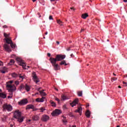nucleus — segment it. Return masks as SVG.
Masks as SVG:
<instances>
[{"mask_svg": "<svg viewBox=\"0 0 127 127\" xmlns=\"http://www.w3.org/2000/svg\"><path fill=\"white\" fill-rule=\"evenodd\" d=\"M78 94V96L79 97H82V95H83V93L82 92V91H78L77 92Z\"/></svg>", "mask_w": 127, "mask_h": 127, "instance_id": "nucleus-28", "label": "nucleus"}, {"mask_svg": "<svg viewBox=\"0 0 127 127\" xmlns=\"http://www.w3.org/2000/svg\"><path fill=\"white\" fill-rule=\"evenodd\" d=\"M61 100L62 101H65V100H68V97L64 95H62Z\"/></svg>", "mask_w": 127, "mask_h": 127, "instance_id": "nucleus-21", "label": "nucleus"}, {"mask_svg": "<svg viewBox=\"0 0 127 127\" xmlns=\"http://www.w3.org/2000/svg\"><path fill=\"white\" fill-rule=\"evenodd\" d=\"M32 1H33V2H35V1H36V0H32Z\"/></svg>", "mask_w": 127, "mask_h": 127, "instance_id": "nucleus-63", "label": "nucleus"}, {"mask_svg": "<svg viewBox=\"0 0 127 127\" xmlns=\"http://www.w3.org/2000/svg\"><path fill=\"white\" fill-rule=\"evenodd\" d=\"M84 29H81L80 32H83V31H84Z\"/></svg>", "mask_w": 127, "mask_h": 127, "instance_id": "nucleus-52", "label": "nucleus"}, {"mask_svg": "<svg viewBox=\"0 0 127 127\" xmlns=\"http://www.w3.org/2000/svg\"><path fill=\"white\" fill-rule=\"evenodd\" d=\"M40 94L41 96H46V93L45 92H44V90L40 91Z\"/></svg>", "mask_w": 127, "mask_h": 127, "instance_id": "nucleus-24", "label": "nucleus"}, {"mask_svg": "<svg viewBox=\"0 0 127 127\" xmlns=\"http://www.w3.org/2000/svg\"><path fill=\"white\" fill-rule=\"evenodd\" d=\"M118 88H119L120 89H121L122 88V87L121 86H119Z\"/></svg>", "mask_w": 127, "mask_h": 127, "instance_id": "nucleus-62", "label": "nucleus"}, {"mask_svg": "<svg viewBox=\"0 0 127 127\" xmlns=\"http://www.w3.org/2000/svg\"><path fill=\"white\" fill-rule=\"evenodd\" d=\"M63 123H64V124H66V123H67V120H64L63 121Z\"/></svg>", "mask_w": 127, "mask_h": 127, "instance_id": "nucleus-43", "label": "nucleus"}, {"mask_svg": "<svg viewBox=\"0 0 127 127\" xmlns=\"http://www.w3.org/2000/svg\"><path fill=\"white\" fill-rule=\"evenodd\" d=\"M66 56L62 55H57L56 58H50V59L53 60L55 62H57V61H62L64 59H65Z\"/></svg>", "mask_w": 127, "mask_h": 127, "instance_id": "nucleus-3", "label": "nucleus"}, {"mask_svg": "<svg viewBox=\"0 0 127 127\" xmlns=\"http://www.w3.org/2000/svg\"><path fill=\"white\" fill-rule=\"evenodd\" d=\"M49 120V116L47 115H43L42 118V121L43 122H47Z\"/></svg>", "mask_w": 127, "mask_h": 127, "instance_id": "nucleus-11", "label": "nucleus"}, {"mask_svg": "<svg viewBox=\"0 0 127 127\" xmlns=\"http://www.w3.org/2000/svg\"><path fill=\"white\" fill-rule=\"evenodd\" d=\"M0 98H1V99H5V98H6V94L0 93Z\"/></svg>", "mask_w": 127, "mask_h": 127, "instance_id": "nucleus-16", "label": "nucleus"}, {"mask_svg": "<svg viewBox=\"0 0 127 127\" xmlns=\"http://www.w3.org/2000/svg\"><path fill=\"white\" fill-rule=\"evenodd\" d=\"M28 103V100H27V99H23L18 102V105H19V106H25V105H27Z\"/></svg>", "mask_w": 127, "mask_h": 127, "instance_id": "nucleus-7", "label": "nucleus"}, {"mask_svg": "<svg viewBox=\"0 0 127 127\" xmlns=\"http://www.w3.org/2000/svg\"><path fill=\"white\" fill-rule=\"evenodd\" d=\"M25 88L27 92H29V91H30V86H29L28 85L26 84Z\"/></svg>", "mask_w": 127, "mask_h": 127, "instance_id": "nucleus-22", "label": "nucleus"}, {"mask_svg": "<svg viewBox=\"0 0 127 127\" xmlns=\"http://www.w3.org/2000/svg\"><path fill=\"white\" fill-rule=\"evenodd\" d=\"M3 70H4V71H7V69L6 68V67H3Z\"/></svg>", "mask_w": 127, "mask_h": 127, "instance_id": "nucleus-42", "label": "nucleus"}, {"mask_svg": "<svg viewBox=\"0 0 127 127\" xmlns=\"http://www.w3.org/2000/svg\"><path fill=\"white\" fill-rule=\"evenodd\" d=\"M123 84H127V82H125V81H123Z\"/></svg>", "mask_w": 127, "mask_h": 127, "instance_id": "nucleus-60", "label": "nucleus"}, {"mask_svg": "<svg viewBox=\"0 0 127 127\" xmlns=\"http://www.w3.org/2000/svg\"><path fill=\"white\" fill-rule=\"evenodd\" d=\"M33 111L34 112V111H37V109H36L34 106L33 107V108H32Z\"/></svg>", "mask_w": 127, "mask_h": 127, "instance_id": "nucleus-39", "label": "nucleus"}, {"mask_svg": "<svg viewBox=\"0 0 127 127\" xmlns=\"http://www.w3.org/2000/svg\"><path fill=\"white\" fill-rule=\"evenodd\" d=\"M11 98H12V97L10 96H8L7 97V99H11Z\"/></svg>", "mask_w": 127, "mask_h": 127, "instance_id": "nucleus-48", "label": "nucleus"}, {"mask_svg": "<svg viewBox=\"0 0 127 127\" xmlns=\"http://www.w3.org/2000/svg\"><path fill=\"white\" fill-rule=\"evenodd\" d=\"M85 115L87 118H90V117H91V112H90V111L87 110L85 113Z\"/></svg>", "mask_w": 127, "mask_h": 127, "instance_id": "nucleus-19", "label": "nucleus"}, {"mask_svg": "<svg viewBox=\"0 0 127 127\" xmlns=\"http://www.w3.org/2000/svg\"><path fill=\"white\" fill-rule=\"evenodd\" d=\"M36 102H40V98H38L36 99Z\"/></svg>", "mask_w": 127, "mask_h": 127, "instance_id": "nucleus-38", "label": "nucleus"}, {"mask_svg": "<svg viewBox=\"0 0 127 127\" xmlns=\"http://www.w3.org/2000/svg\"><path fill=\"white\" fill-rule=\"evenodd\" d=\"M64 109H66V105H64Z\"/></svg>", "mask_w": 127, "mask_h": 127, "instance_id": "nucleus-53", "label": "nucleus"}, {"mask_svg": "<svg viewBox=\"0 0 127 127\" xmlns=\"http://www.w3.org/2000/svg\"><path fill=\"white\" fill-rule=\"evenodd\" d=\"M4 40H5L6 41V43H7V44H10L12 43V41L11 40V39H10V38H4Z\"/></svg>", "mask_w": 127, "mask_h": 127, "instance_id": "nucleus-14", "label": "nucleus"}, {"mask_svg": "<svg viewBox=\"0 0 127 127\" xmlns=\"http://www.w3.org/2000/svg\"><path fill=\"white\" fill-rule=\"evenodd\" d=\"M3 35L5 38H8V37H9V34H7L6 33H4Z\"/></svg>", "mask_w": 127, "mask_h": 127, "instance_id": "nucleus-27", "label": "nucleus"}, {"mask_svg": "<svg viewBox=\"0 0 127 127\" xmlns=\"http://www.w3.org/2000/svg\"><path fill=\"white\" fill-rule=\"evenodd\" d=\"M34 107V105H33L32 104L28 105L26 106V110H29L30 109H31L32 110V109H33Z\"/></svg>", "mask_w": 127, "mask_h": 127, "instance_id": "nucleus-15", "label": "nucleus"}, {"mask_svg": "<svg viewBox=\"0 0 127 127\" xmlns=\"http://www.w3.org/2000/svg\"><path fill=\"white\" fill-rule=\"evenodd\" d=\"M49 19H50V20L53 19V17L52 16V15H50V16H49Z\"/></svg>", "mask_w": 127, "mask_h": 127, "instance_id": "nucleus-40", "label": "nucleus"}, {"mask_svg": "<svg viewBox=\"0 0 127 127\" xmlns=\"http://www.w3.org/2000/svg\"><path fill=\"white\" fill-rule=\"evenodd\" d=\"M3 27H5V28H6V25H4V26H3Z\"/></svg>", "mask_w": 127, "mask_h": 127, "instance_id": "nucleus-64", "label": "nucleus"}, {"mask_svg": "<svg viewBox=\"0 0 127 127\" xmlns=\"http://www.w3.org/2000/svg\"><path fill=\"white\" fill-rule=\"evenodd\" d=\"M82 17L83 18V19H85V18H87L89 15H88V13H84L82 14Z\"/></svg>", "mask_w": 127, "mask_h": 127, "instance_id": "nucleus-23", "label": "nucleus"}, {"mask_svg": "<svg viewBox=\"0 0 127 127\" xmlns=\"http://www.w3.org/2000/svg\"><path fill=\"white\" fill-rule=\"evenodd\" d=\"M40 89H41V87L38 88L37 89H36V90H37V91H40Z\"/></svg>", "mask_w": 127, "mask_h": 127, "instance_id": "nucleus-49", "label": "nucleus"}, {"mask_svg": "<svg viewBox=\"0 0 127 127\" xmlns=\"http://www.w3.org/2000/svg\"><path fill=\"white\" fill-rule=\"evenodd\" d=\"M16 61L17 62V64L19 65H20V66H22V68H23V69H28V68L30 67L29 66H26V64H25L24 61L22 60V59L20 57H16Z\"/></svg>", "mask_w": 127, "mask_h": 127, "instance_id": "nucleus-1", "label": "nucleus"}, {"mask_svg": "<svg viewBox=\"0 0 127 127\" xmlns=\"http://www.w3.org/2000/svg\"><path fill=\"white\" fill-rule=\"evenodd\" d=\"M124 2H127V0H123Z\"/></svg>", "mask_w": 127, "mask_h": 127, "instance_id": "nucleus-57", "label": "nucleus"}, {"mask_svg": "<svg viewBox=\"0 0 127 127\" xmlns=\"http://www.w3.org/2000/svg\"><path fill=\"white\" fill-rule=\"evenodd\" d=\"M67 51H69L70 50V48H68L66 49Z\"/></svg>", "mask_w": 127, "mask_h": 127, "instance_id": "nucleus-54", "label": "nucleus"}, {"mask_svg": "<svg viewBox=\"0 0 127 127\" xmlns=\"http://www.w3.org/2000/svg\"><path fill=\"white\" fill-rule=\"evenodd\" d=\"M51 105H52V107H56V103H55V102H52Z\"/></svg>", "mask_w": 127, "mask_h": 127, "instance_id": "nucleus-33", "label": "nucleus"}, {"mask_svg": "<svg viewBox=\"0 0 127 127\" xmlns=\"http://www.w3.org/2000/svg\"><path fill=\"white\" fill-rule=\"evenodd\" d=\"M3 112H11L12 111V106L10 104L5 103L2 106Z\"/></svg>", "mask_w": 127, "mask_h": 127, "instance_id": "nucleus-5", "label": "nucleus"}, {"mask_svg": "<svg viewBox=\"0 0 127 127\" xmlns=\"http://www.w3.org/2000/svg\"><path fill=\"white\" fill-rule=\"evenodd\" d=\"M10 46L11 47V48H15V44H13V43H11L10 44Z\"/></svg>", "mask_w": 127, "mask_h": 127, "instance_id": "nucleus-31", "label": "nucleus"}, {"mask_svg": "<svg viewBox=\"0 0 127 127\" xmlns=\"http://www.w3.org/2000/svg\"><path fill=\"white\" fill-rule=\"evenodd\" d=\"M45 99V97H42V98H40V102L42 103L44 102V99Z\"/></svg>", "mask_w": 127, "mask_h": 127, "instance_id": "nucleus-29", "label": "nucleus"}, {"mask_svg": "<svg viewBox=\"0 0 127 127\" xmlns=\"http://www.w3.org/2000/svg\"><path fill=\"white\" fill-rule=\"evenodd\" d=\"M64 65H65V66H67V65H68V64H66V63L64 64Z\"/></svg>", "mask_w": 127, "mask_h": 127, "instance_id": "nucleus-61", "label": "nucleus"}, {"mask_svg": "<svg viewBox=\"0 0 127 127\" xmlns=\"http://www.w3.org/2000/svg\"><path fill=\"white\" fill-rule=\"evenodd\" d=\"M50 61H51V63L52 64V66L54 67V69L55 71L59 70V65H58V64H56V62H54V61L51 60V59H50Z\"/></svg>", "mask_w": 127, "mask_h": 127, "instance_id": "nucleus-6", "label": "nucleus"}, {"mask_svg": "<svg viewBox=\"0 0 127 127\" xmlns=\"http://www.w3.org/2000/svg\"><path fill=\"white\" fill-rule=\"evenodd\" d=\"M32 118L33 121H38V120H39V117L37 115H34Z\"/></svg>", "mask_w": 127, "mask_h": 127, "instance_id": "nucleus-17", "label": "nucleus"}, {"mask_svg": "<svg viewBox=\"0 0 127 127\" xmlns=\"http://www.w3.org/2000/svg\"><path fill=\"white\" fill-rule=\"evenodd\" d=\"M39 110H40V112H44L45 111V109L43 107L41 108Z\"/></svg>", "mask_w": 127, "mask_h": 127, "instance_id": "nucleus-35", "label": "nucleus"}, {"mask_svg": "<svg viewBox=\"0 0 127 127\" xmlns=\"http://www.w3.org/2000/svg\"><path fill=\"white\" fill-rule=\"evenodd\" d=\"M76 113H79L80 115L82 113V107H79L78 108L77 110H75Z\"/></svg>", "mask_w": 127, "mask_h": 127, "instance_id": "nucleus-18", "label": "nucleus"}, {"mask_svg": "<svg viewBox=\"0 0 127 127\" xmlns=\"http://www.w3.org/2000/svg\"><path fill=\"white\" fill-rule=\"evenodd\" d=\"M32 78H33V81L34 82H35L36 84H37V83H39V78L37 77V75H36V73L35 72H33L32 73Z\"/></svg>", "mask_w": 127, "mask_h": 127, "instance_id": "nucleus-8", "label": "nucleus"}, {"mask_svg": "<svg viewBox=\"0 0 127 127\" xmlns=\"http://www.w3.org/2000/svg\"><path fill=\"white\" fill-rule=\"evenodd\" d=\"M10 127H13V125L12 124H10Z\"/></svg>", "mask_w": 127, "mask_h": 127, "instance_id": "nucleus-59", "label": "nucleus"}, {"mask_svg": "<svg viewBox=\"0 0 127 127\" xmlns=\"http://www.w3.org/2000/svg\"><path fill=\"white\" fill-rule=\"evenodd\" d=\"M65 63H66V61H63L60 63V65H64L65 64Z\"/></svg>", "mask_w": 127, "mask_h": 127, "instance_id": "nucleus-32", "label": "nucleus"}, {"mask_svg": "<svg viewBox=\"0 0 127 127\" xmlns=\"http://www.w3.org/2000/svg\"><path fill=\"white\" fill-rule=\"evenodd\" d=\"M71 57H73L74 56V55H73V54H72L71 55H70Z\"/></svg>", "mask_w": 127, "mask_h": 127, "instance_id": "nucleus-58", "label": "nucleus"}, {"mask_svg": "<svg viewBox=\"0 0 127 127\" xmlns=\"http://www.w3.org/2000/svg\"><path fill=\"white\" fill-rule=\"evenodd\" d=\"M70 9H72L73 10H75V8L74 7H70Z\"/></svg>", "mask_w": 127, "mask_h": 127, "instance_id": "nucleus-50", "label": "nucleus"}, {"mask_svg": "<svg viewBox=\"0 0 127 127\" xmlns=\"http://www.w3.org/2000/svg\"><path fill=\"white\" fill-rule=\"evenodd\" d=\"M16 119L17 122L19 123H22L25 119L24 116H22V113L21 112L18 110H16Z\"/></svg>", "mask_w": 127, "mask_h": 127, "instance_id": "nucleus-2", "label": "nucleus"}, {"mask_svg": "<svg viewBox=\"0 0 127 127\" xmlns=\"http://www.w3.org/2000/svg\"><path fill=\"white\" fill-rule=\"evenodd\" d=\"M11 76L13 78H15L16 77V74L15 73H12Z\"/></svg>", "mask_w": 127, "mask_h": 127, "instance_id": "nucleus-36", "label": "nucleus"}, {"mask_svg": "<svg viewBox=\"0 0 127 127\" xmlns=\"http://www.w3.org/2000/svg\"><path fill=\"white\" fill-rule=\"evenodd\" d=\"M14 60H10L9 63H8V66H10L11 65H13L14 64Z\"/></svg>", "mask_w": 127, "mask_h": 127, "instance_id": "nucleus-20", "label": "nucleus"}, {"mask_svg": "<svg viewBox=\"0 0 127 127\" xmlns=\"http://www.w3.org/2000/svg\"><path fill=\"white\" fill-rule=\"evenodd\" d=\"M31 122V120H28V123H29V122Z\"/></svg>", "mask_w": 127, "mask_h": 127, "instance_id": "nucleus-55", "label": "nucleus"}, {"mask_svg": "<svg viewBox=\"0 0 127 127\" xmlns=\"http://www.w3.org/2000/svg\"><path fill=\"white\" fill-rule=\"evenodd\" d=\"M48 57H50V56H51V54L50 53H48Z\"/></svg>", "mask_w": 127, "mask_h": 127, "instance_id": "nucleus-46", "label": "nucleus"}, {"mask_svg": "<svg viewBox=\"0 0 127 127\" xmlns=\"http://www.w3.org/2000/svg\"><path fill=\"white\" fill-rule=\"evenodd\" d=\"M13 83V80H10L6 82V88H9V92H13L16 89L15 86L11 85L10 84H12Z\"/></svg>", "mask_w": 127, "mask_h": 127, "instance_id": "nucleus-4", "label": "nucleus"}, {"mask_svg": "<svg viewBox=\"0 0 127 127\" xmlns=\"http://www.w3.org/2000/svg\"><path fill=\"white\" fill-rule=\"evenodd\" d=\"M46 35H47V34H48V32H46L45 34Z\"/></svg>", "mask_w": 127, "mask_h": 127, "instance_id": "nucleus-56", "label": "nucleus"}, {"mask_svg": "<svg viewBox=\"0 0 127 127\" xmlns=\"http://www.w3.org/2000/svg\"><path fill=\"white\" fill-rule=\"evenodd\" d=\"M16 110L14 111L13 118H14V119H16Z\"/></svg>", "mask_w": 127, "mask_h": 127, "instance_id": "nucleus-34", "label": "nucleus"}, {"mask_svg": "<svg viewBox=\"0 0 127 127\" xmlns=\"http://www.w3.org/2000/svg\"><path fill=\"white\" fill-rule=\"evenodd\" d=\"M25 87V86L23 84H21V85H20L18 89L19 91H21V90H22V89H24Z\"/></svg>", "mask_w": 127, "mask_h": 127, "instance_id": "nucleus-25", "label": "nucleus"}, {"mask_svg": "<svg viewBox=\"0 0 127 127\" xmlns=\"http://www.w3.org/2000/svg\"><path fill=\"white\" fill-rule=\"evenodd\" d=\"M78 102H79V100L78 99H75L72 103H71L70 104V106H71V107H74V106H76V105H77V104H78Z\"/></svg>", "mask_w": 127, "mask_h": 127, "instance_id": "nucleus-13", "label": "nucleus"}, {"mask_svg": "<svg viewBox=\"0 0 127 127\" xmlns=\"http://www.w3.org/2000/svg\"><path fill=\"white\" fill-rule=\"evenodd\" d=\"M56 43L57 44H58V45H59V44H60V42H59V41H57Z\"/></svg>", "mask_w": 127, "mask_h": 127, "instance_id": "nucleus-47", "label": "nucleus"}, {"mask_svg": "<svg viewBox=\"0 0 127 127\" xmlns=\"http://www.w3.org/2000/svg\"><path fill=\"white\" fill-rule=\"evenodd\" d=\"M16 77H19L20 78V79H21L22 80H23L24 79V78H25V75L23 74H16Z\"/></svg>", "mask_w": 127, "mask_h": 127, "instance_id": "nucleus-12", "label": "nucleus"}, {"mask_svg": "<svg viewBox=\"0 0 127 127\" xmlns=\"http://www.w3.org/2000/svg\"><path fill=\"white\" fill-rule=\"evenodd\" d=\"M56 101H57V102H58V103H59V102H60V99H59V98H56Z\"/></svg>", "mask_w": 127, "mask_h": 127, "instance_id": "nucleus-41", "label": "nucleus"}, {"mask_svg": "<svg viewBox=\"0 0 127 127\" xmlns=\"http://www.w3.org/2000/svg\"><path fill=\"white\" fill-rule=\"evenodd\" d=\"M19 84V81H16V85H18Z\"/></svg>", "mask_w": 127, "mask_h": 127, "instance_id": "nucleus-51", "label": "nucleus"}, {"mask_svg": "<svg viewBox=\"0 0 127 127\" xmlns=\"http://www.w3.org/2000/svg\"><path fill=\"white\" fill-rule=\"evenodd\" d=\"M60 114H61V111H60V110L56 109L51 113V115L53 117H56V116H59Z\"/></svg>", "mask_w": 127, "mask_h": 127, "instance_id": "nucleus-9", "label": "nucleus"}, {"mask_svg": "<svg viewBox=\"0 0 127 127\" xmlns=\"http://www.w3.org/2000/svg\"><path fill=\"white\" fill-rule=\"evenodd\" d=\"M0 72L2 73V74H5V72H7L6 70H0Z\"/></svg>", "mask_w": 127, "mask_h": 127, "instance_id": "nucleus-37", "label": "nucleus"}, {"mask_svg": "<svg viewBox=\"0 0 127 127\" xmlns=\"http://www.w3.org/2000/svg\"><path fill=\"white\" fill-rule=\"evenodd\" d=\"M57 23H58V24H60V25H63V22H62V21L59 19H58L57 20Z\"/></svg>", "mask_w": 127, "mask_h": 127, "instance_id": "nucleus-26", "label": "nucleus"}, {"mask_svg": "<svg viewBox=\"0 0 127 127\" xmlns=\"http://www.w3.org/2000/svg\"><path fill=\"white\" fill-rule=\"evenodd\" d=\"M51 1H54L55 2V3H56V0H50Z\"/></svg>", "mask_w": 127, "mask_h": 127, "instance_id": "nucleus-45", "label": "nucleus"}, {"mask_svg": "<svg viewBox=\"0 0 127 127\" xmlns=\"http://www.w3.org/2000/svg\"><path fill=\"white\" fill-rule=\"evenodd\" d=\"M117 80H118V78L117 77H112L111 78L112 82H114V81H117Z\"/></svg>", "mask_w": 127, "mask_h": 127, "instance_id": "nucleus-30", "label": "nucleus"}, {"mask_svg": "<svg viewBox=\"0 0 127 127\" xmlns=\"http://www.w3.org/2000/svg\"><path fill=\"white\" fill-rule=\"evenodd\" d=\"M2 64H3L2 62L0 61V66H1V65H2Z\"/></svg>", "mask_w": 127, "mask_h": 127, "instance_id": "nucleus-44", "label": "nucleus"}, {"mask_svg": "<svg viewBox=\"0 0 127 127\" xmlns=\"http://www.w3.org/2000/svg\"><path fill=\"white\" fill-rule=\"evenodd\" d=\"M3 47L6 52H11V50L7 44H4Z\"/></svg>", "mask_w": 127, "mask_h": 127, "instance_id": "nucleus-10", "label": "nucleus"}]
</instances>
